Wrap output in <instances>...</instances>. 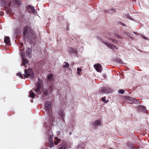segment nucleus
Masks as SVG:
<instances>
[{
    "mask_svg": "<svg viewBox=\"0 0 149 149\" xmlns=\"http://www.w3.org/2000/svg\"><path fill=\"white\" fill-rule=\"evenodd\" d=\"M51 103L50 102L47 101L45 103V111H47V113H49V115L50 117H51V116L52 115V113H51L50 114V113L51 109Z\"/></svg>",
    "mask_w": 149,
    "mask_h": 149,
    "instance_id": "1",
    "label": "nucleus"
},
{
    "mask_svg": "<svg viewBox=\"0 0 149 149\" xmlns=\"http://www.w3.org/2000/svg\"><path fill=\"white\" fill-rule=\"evenodd\" d=\"M20 54L22 58V62L21 64V66L23 65L25 68H26L28 64V61L24 58V54L22 52H21Z\"/></svg>",
    "mask_w": 149,
    "mask_h": 149,
    "instance_id": "2",
    "label": "nucleus"
},
{
    "mask_svg": "<svg viewBox=\"0 0 149 149\" xmlns=\"http://www.w3.org/2000/svg\"><path fill=\"white\" fill-rule=\"evenodd\" d=\"M24 77L25 78H27L31 75L32 76L33 74V72L31 69H29L28 70L25 69L24 70Z\"/></svg>",
    "mask_w": 149,
    "mask_h": 149,
    "instance_id": "3",
    "label": "nucleus"
},
{
    "mask_svg": "<svg viewBox=\"0 0 149 149\" xmlns=\"http://www.w3.org/2000/svg\"><path fill=\"white\" fill-rule=\"evenodd\" d=\"M101 91L105 93H111L113 91L110 88H103L101 90Z\"/></svg>",
    "mask_w": 149,
    "mask_h": 149,
    "instance_id": "4",
    "label": "nucleus"
},
{
    "mask_svg": "<svg viewBox=\"0 0 149 149\" xmlns=\"http://www.w3.org/2000/svg\"><path fill=\"white\" fill-rule=\"evenodd\" d=\"M94 67L98 72H101L102 70V65L100 64L97 63L95 64L94 65Z\"/></svg>",
    "mask_w": 149,
    "mask_h": 149,
    "instance_id": "5",
    "label": "nucleus"
},
{
    "mask_svg": "<svg viewBox=\"0 0 149 149\" xmlns=\"http://www.w3.org/2000/svg\"><path fill=\"white\" fill-rule=\"evenodd\" d=\"M1 1L2 6L4 7H9L11 5V1H7V2L5 0H1Z\"/></svg>",
    "mask_w": 149,
    "mask_h": 149,
    "instance_id": "6",
    "label": "nucleus"
},
{
    "mask_svg": "<svg viewBox=\"0 0 149 149\" xmlns=\"http://www.w3.org/2000/svg\"><path fill=\"white\" fill-rule=\"evenodd\" d=\"M93 125L95 127H97L99 126H102V123L101 120H98L95 121L93 122Z\"/></svg>",
    "mask_w": 149,
    "mask_h": 149,
    "instance_id": "7",
    "label": "nucleus"
},
{
    "mask_svg": "<svg viewBox=\"0 0 149 149\" xmlns=\"http://www.w3.org/2000/svg\"><path fill=\"white\" fill-rule=\"evenodd\" d=\"M53 136L52 134L49 135V146L50 147H52L54 145L53 144Z\"/></svg>",
    "mask_w": 149,
    "mask_h": 149,
    "instance_id": "8",
    "label": "nucleus"
},
{
    "mask_svg": "<svg viewBox=\"0 0 149 149\" xmlns=\"http://www.w3.org/2000/svg\"><path fill=\"white\" fill-rule=\"evenodd\" d=\"M103 43L104 44L108 46L111 49H115L116 48V47L113 44H111L109 42H104Z\"/></svg>",
    "mask_w": 149,
    "mask_h": 149,
    "instance_id": "9",
    "label": "nucleus"
},
{
    "mask_svg": "<svg viewBox=\"0 0 149 149\" xmlns=\"http://www.w3.org/2000/svg\"><path fill=\"white\" fill-rule=\"evenodd\" d=\"M32 49L30 48H28L26 51V55L27 57L30 58L31 56Z\"/></svg>",
    "mask_w": 149,
    "mask_h": 149,
    "instance_id": "10",
    "label": "nucleus"
},
{
    "mask_svg": "<svg viewBox=\"0 0 149 149\" xmlns=\"http://www.w3.org/2000/svg\"><path fill=\"white\" fill-rule=\"evenodd\" d=\"M69 52L71 55L76 56L77 55V52L75 49L71 48L69 50Z\"/></svg>",
    "mask_w": 149,
    "mask_h": 149,
    "instance_id": "11",
    "label": "nucleus"
},
{
    "mask_svg": "<svg viewBox=\"0 0 149 149\" xmlns=\"http://www.w3.org/2000/svg\"><path fill=\"white\" fill-rule=\"evenodd\" d=\"M42 80L39 79H38L36 83V87H41L42 86Z\"/></svg>",
    "mask_w": 149,
    "mask_h": 149,
    "instance_id": "12",
    "label": "nucleus"
},
{
    "mask_svg": "<svg viewBox=\"0 0 149 149\" xmlns=\"http://www.w3.org/2000/svg\"><path fill=\"white\" fill-rule=\"evenodd\" d=\"M4 42L6 44H9L10 42V38L8 36L5 37L4 38Z\"/></svg>",
    "mask_w": 149,
    "mask_h": 149,
    "instance_id": "13",
    "label": "nucleus"
},
{
    "mask_svg": "<svg viewBox=\"0 0 149 149\" xmlns=\"http://www.w3.org/2000/svg\"><path fill=\"white\" fill-rule=\"evenodd\" d=\"M28 27L26 26L23 29V35L24 36H25L27 33V31L28 29Z\"/></svg>",
    "mask_w": 149,
    "mask_h": 149,
    "instance_id": "14",
    "label": "nucleus"
},
{
    "mask_svg": "<svg viewBox=\"0 0 149 149\" xmlns=\"http://www.w3.org/2000/svg\"><path fill=\"white\" fill-rule=\"evenodd\" d=\"M41 88V87H37V88L34 90V91H35L37 94H40L41 93L40 89Z\"/></svg>",
    "mask_w": 149,
    "mask_h": 149,
    "instance_id": "15",
    "label": "nucleus"
},
{
    "mask_svg": "<svg viewBox=\"0 0 149 149\" xmlns=\"http://www.w3.org/2000/svg\"><path fill=\"white\" fill-rule=\"evenodd\" d=\"M28 8L29 9L31 10L32 13H35V10L33 6H28Z\"/></svg>",
    "mask_w": 149,
    "mask_h": 149,
    "instance_id": "16",
    "label": "nucleus"
},
{
    "mask_svg": "<svg viewBox=\"0 0 149 149\" xmlns=\"http://www.w3.org/2000/svg\"><path fill=\"white\" fill-rule=\"evenodd\" d=\"M42 91L43 94L45 95H47L48 94V91L46 89L44 88H43L42 89Z\"/></svg>",
    "mask_w": 149,
    "mask_h": 149,
    "instance_id": "17",
    "label": "nucleus"
},
{
    "mask_svg": "<svg viewBox=\"0 0 149 149\" xmlns=\"http://www.w3.org/2000/svg\"><path fill=\"white\" fill-rule=\"evenodd\" d=\"M55 140L54 141V143L56 145L59 142V139L57 137H55Z\"/></svg>",
    "mask_w": 149,
    "mask_h": 149,
    "instance_id": "18",
    "label": "nucleus"
},
{
    "mask_svg": "<svg viewBox=\"0 0 149 149\" xmlns=\"http://www.w3.org/2000/svg\"><path fill=\"white\" fill-rule=\"evenodd\" d=\"M29 93L30 95V96L31 97L33 98V97H34L35 96V95L34 93L33 92V91L32 90H31L30 92Z\"/></svg>",
    "mask_w": 149,
    "mask_h": 149,
    "instance_id": "19",
    "label": "nucleus"
},
{
    "mask_svg": "<svg viewBox=\"0 0 149 149\" xmlns=\"http://www.w3.org/2000/svg\"><path fill=\"white\" fill-rule=\"evenodd\" d=\"M66 145L65 143H63L61 146L58 149H65Z\"/></svg>",
    "mask_w": 149,
    "mask_h": 149,
    "instance_id": "20",
    "label": "nucleus"
},
{
    "mask_svg": "<svg viewBox=\"0 0 149 149\" xmlns=\"http://www.w3.org/2000/svg\"><path fill=\"white\" fill-rule=\"evenodd\" d=\"M116 11V10L115 9H109V10H108L107 11V13H113L112 11H113V12H115Z\"/></svg>",
    "mask_w": 149,
    "mask_h": 149,
    "instance_id": "21",
    "label": "nucleus"
},
{
    "mask_svg": "<svg viewBox=\"0 0 149 149\" xmlns=\"http://www.w3.org/2000/svg\"><path fill=\"white\" fill-rule=\"evenodd\" d=\"M64 63L65 64L63 65V68H67L69 67V65L68 62H65Z\"/></svg>",
    "mask_w": 149,
    "mask_h": 149,
    "instance_id": "22",
    "label": "nucleus"
},
{
    "mask_svg": "<svg viewBox=\"0 0 149 149\" xmlns=\"http://www.w3.org/2000/svg\"><path fill=\"white\" fill-rule=\"evenodd\" d=\"M85 146V145L83 143H82L81 144H79V147L82 148H84Z\"/></svg>",
    "mask_w": 149,
    "mask_h": 149,
    "instance_id": "23",
    "label": "nucleus"
},
{
    "mask_svg": "<svg viewBox=\"0 0 149 149\" xmlns=\"http://www.w3.org/2000/svg\"><path fill=\"white\" fill-rule=\"evenodd\" d=\"M53 76V75L52 74H50L48 75L47 78L49 79H51Z\"/></svg>",
    "mask_w": 149,
    "mask_h": 149,
    "instance_id": "24",
    "label": "nucleus"
},
{
    "mask_svg": "<svg viewBox=\"0 0 149 149\" xmlns=\"http://www.w3.org/2000/svg\"><path fill=\"white\" fill-rule=\"evenodd\" d=\"M17 75L20 78H23V76L22 74H21V73L19 72L17 74Z\"/></svg>",
    "mask_w": 149,
    "mask_h": 149,
    "instance_id": "25",
    "label": "nucleus"
},
{
    "mask_svg": "<svg viewBox=\"0 0 149 149\" xmlns=\"http://www.w3.org/2000/svg\"><path fill=\"white\" fill-rule=\"evenodd\" d=\"M102 101L104 102L107 103V102H108V101H109L108 100H107V101H106V99H105V97H103L102 98Z\"/></svg>",
    "mask_w": 149,
    "mask_h": 149,
    "instance_id": "26",
    "label": "nucleus"
},
{
    "mask_svg": "<svg viewBox=\"0 0 149 149\" xmlns=\"http://www.w3.org/2000/svg\"><path fill=\"white\" fill-rule=\"evenodd\" d=\"M60 116H61L62 117H63V120L64 121V117L65 116V114L63 113H61V114H60Z\"/></svg>",
    "mask_w": 149,
    "mask_h": 149,
    "instance_id": "27",
    "label": "nucleus"
},
{
    "mask_svg": "<svg viewBox=\"0 0 149 149\" xmlns=\"http://www.w3.org/2000/svg\"><path fill=\"white\" fill-rule=\"evenodd\" d=\"M118 92H119V93H120V94H123L124 93V91L123 90L121 89V90H120Z\"/></svg>",
    "mask_w": 149,
    "mask_h": 149,
    "instance_id": "28",
    "label": "nucleus"
},
{
    "mask_svg": "<svg viewBox=\"0 0 149 149\" xmlns=\"http://www.w3.org/2000/svg\"><path fill=\"white\" fill-rule=\"evenodd\" d=\"M128 99L129 100H130L132 101H133L134 102L135 101H134V100H135V99L133 98H132V97H128Z\"/></svg>",
    "mask_w": 149,
    "mask_h": 149,
    "instance_id": "29",
    "label": "nucleus"
},
{
    "mask_svg": "<svg viewBox=\"0 0 149 149\" xmlns=\"http://www.w3.org/2000/svg\"><path fill=\"white\" fill-rule=\"evenodd\" d=\"M14 1L15 2L18 4H19V0H14Z\"/></svg>",
    "mask_w": 149,
    "mask_h": 149,
    "instance_id": "30",
    "label": "nucleus"
},
{
    "mask_svg": "<svg viewBox=\"0 0 149 149\" xmlns=\"http://www.w3.org/2000/svg\"><path fill=\"white\" fill-rule=\"evenodd\" d=\"M146 107L143 106H140V109H141L143 110H146Z\"/></svg>",
    "mask_w": 149,
    "mask_h": 149,
    "instance_id": "31",
    "label": "nucleus"
},
{
    "mask_svg": "<svg viewBox=\"0 0 149 149\" xmlns=\"http://www.w3.org/2000/svg\"><path fill=\"white\" fill-rule=\"evenodd\" d=\"M81 68H78L77 69V71H78V74H80V72L81 71Z\"/></svg>",
    "mask_w": 149,
    "mask_h": 149,
    "instance_id": "32",
    "label": "nucleus"
},
{
    "mask_svg": "<svg viewBox=\"0 0 149 149\" xmlns=\"http://www.w3.org/2000/svg\"><path fill=\"white\" fill-rule=\"evenodd\" d=\"M110 39L112 40V43H117V41L115 40H114V39Z\"/></svg>",
    "mask_w": 149,
    "mask_h": 149,
    "instance_id": "33",
    "label": "nucleus"
},
{
    "mask_svg": "<svg viewBox=\"0 0 149 149\" xmlns=\"http://www.w3.org/2000/svg\"><path fill=\"white\" fill-rule=\"evenodd\" d=\"M136 102H135V103L137 104H139L140 103L139 100H136Z\"/></svg>",
    "mask_w": 149,
    "mask_h": 149,
    "instance_id": "34",
    "label": "nucleus"
},
{
    "mask_svg": "<svg viewBox=\"0 0 149 149\" xmlns=\"http://www.w3.org/2000/svg\"><path fill=\"white\" fill-rule=\"evenodd\" d=\"M116 37H117V38H120V39H122V37H120V36H119L118 35H116Z\"/></svg>",
    "mask_w": 149,
    "mask_h": 149,
    "instance_id": "35",
    "label": "nucleus"
},
{
    "mask_svg": "<svg viewBox=\"0 0 149 149\" xmlns=\"http://www.w3.org/2000/svg\"><path fill=\"white\" fill-rule=\"evenodd\" d=\"M3 15V13L2 11H1L0 12V15Z\"/></svg>",
    "mask_w": 149,
    "mask_h": 149,
    "instance_id": "36",
    "label": "nucleus"
},
{
    "mask_svg": "<svg viewBox=\"0 0 149 149\" xmlns=\"http://www.w3.org/2000/svg\"><path fill=\"white\" fill-rule=\"evenodd\" d=\"M132 149L133 148V145L132 144H131L130 146H129Z\"/></svg>",
    "mask_w": 149,
    "mask_h": 149,
    "instance_id": "37",
    "label": "nucleus"
},
{
    "mask_svg": "<svg viewBox=\"0 0 149 149\" xmlns=\"http://www.w3.org/2000/svg\"><path fill=\"white\" fill-rule=\"evenodd\" d=\"M19 48L20 51H23L24 50L23 49H21V48L20 47H19Z\"/></svg>",
    "mask_w": 149,
    "mask_h": 149,
    "instance_id": "38",
    "label": "nucleus"
},
{
    "mask_svg": "<svg viewBox=\"0 0 149 149\" xmlns=\"http://www.w3.org/2000/svg\"><path fill=\"white\" fill-rule=\"evenodd\" d=\"M143 37L145 39H147V38L146 37H145V36H143Z\"/></svg>",
    "mask_w": 149,
    "mask_h": 149,
    "instance_id": "39",
    "label": "nucleus"
},
{
    "mask_svg": "<svg viewBox=\"0 0 149 149\" xmlns=\"http://www.w3.org/2000/svg\"><path fill=\"white\" fill-rule=\"evenodd\" d=\"M122 25L124 26H125V25L123 23Z\"/></svg>",
    "mask_w": 149,
    "mask_h": 149,
    "instance_id": "40",
    "label": "nucleus"
},
{
    "mask_svg": "<svg viewBox=\"0 0 149 149\" xmlns=\"http://www.w3.org/2000/svg\"><path fill=\"white\" fill-rule=\"evenodd\" d=\"M134 33H135V34H137V33L135 32H134Z\"/></svg>",
    "mask_w": 149,
    "mask_h": 149,
    "instance_id": "41",
    "label": "nucleus"
},
{
    "mask_svg": "<svg viewBox=\"0 0 149 149\" xmlns=\"http://www.w3.org/2000/svg\"><path fill=\"white\" fill-rule=\"evenodd\" d=\"M51 118H52V119H53V118L52 117V116L51 117Z\"/></svg>",
    "mask_w": 149,
    "mask_h": 149,
    "instance_id": "42",
    "label": "nucleus"
}]
</instances>
